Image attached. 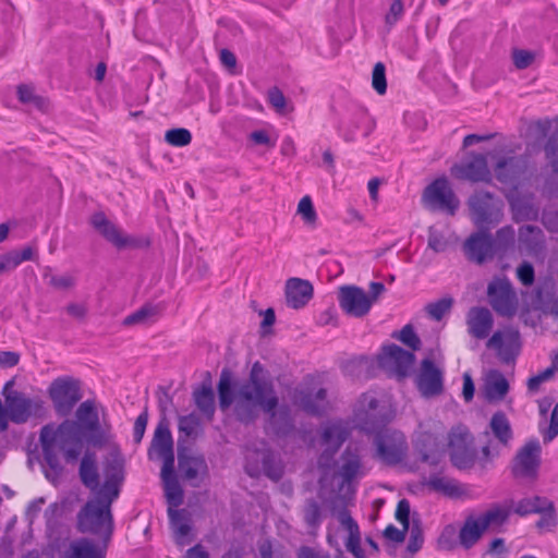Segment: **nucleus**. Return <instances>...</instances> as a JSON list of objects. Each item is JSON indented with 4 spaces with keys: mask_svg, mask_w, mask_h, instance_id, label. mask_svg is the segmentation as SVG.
Returning <instances> with one entry per match:
<instances>
[{
    "mask_svg": "<svg viewBox=\"0 0 558 558\" xmlns=\"http://www.w3.org/2000/svg\"><path fill=\"white\" fill-rule=\"evenodd\" d=\"M179 432L181 438L195 440L203 432L201 421L197 415L190 414L180 418Z\"/></svg>",
    "mask_w": 558,
    "mask_h": 558,
    "instance_id": "c03bdc74",
    "label": "nucleus"
},
{
    "mask_svg": "<svg viewBox=\"0 0 558 558\" xmlns=\"http://www.w3.org/2000/svg\"><path fill=\"white\" fill-rule=\"evenodd\" d=\"M296 213L302 217L303 221L308 226H315L317 221V214L314 208L312 198L306 195L303 196L299 204Z\"/></svg>",
    "mask_w": 558,
    "mask_h": 558,
    "instance_id": "09e8293b",
    "label": "nucleus"
},
{
    "mask_svg": "<svg viewBox=\"0 0 558 558\" xmlns=\"http://www.w3.org/2000/svg\"><path fill=\"white\" fill-rule=\"evenodd\" d=\"M378 365L388 375L399 379L409 376L415 362V355L401 347L391 343L384 345L377 357Z\"/></svg>",
    "mask_w": 558,
    "mask_h": 558,
    "instance_id": "4468645a",
    "label": "nucleus"
},
{
    "mask_svg": "<svg viewBox=\"0 0 558 558\" xmlns=\"http://www.w3.org/2000/svg\"><path fill=\"white\" fill-rule=\"evenodd\" d=\"M148 423V413L145 410L135 420L133 428V438L136 444H140L144 437L146 426Z\"/></svg>",
    "mask_w": 558,
    "mask_h": 558,
    "instance_id": "680f3d73",
    "label": "nucleus"
},
{
    "mask_svg": "<svg viewBox=\"0 0 558 558\" xmlns=\"http://www.w3.org/2000/svg\"><path fill=\"white\" fill-rule=\"evenodd\" d=\"M511 510L512 508L507 509L501 507H493L477 518L482 523V527H485V530L489 527H497L507 521Z\"/></svg>",
    "mask_w": 558,
    "mask_h": 558,
    "instance_id": "a19ab883",
    "label": "nucleus"
},
{
    "mask_svg": "<svg viewBox=\"0 0 558 558\" xmlns=\"http://www.w3.org/2000/svg\"><path fill=\"white\" fill-rule=\"evenodd\" d=\"M425 485L429 489L450 498H460L466 493V488L457 480L440 474L430 475Z\"/></svg>",
    "mask_w": 558,
    "mask_h": 558,
    "instance_id": "2f4dec72",
    "label": "nucleus"
},
{
    "mask_svg": "<svg viewBox=\"0 0 558 558\" xmlns=\"http://www.w3.org/2000/svg\"><path fill=\"white\" fill-rule=\"evenodd\" d=\"M468 206L471 220L478 229H490L502 219V202L489 192H475Z\"/></svg>",
    "mask_w": 558,
    "mask_h": 558,
    "instance_id": "6e6552de",
    "label": "nucleus"
},
{
    "mask_svg": "<svg viewBox=\"0 0 558 558\" xmlns=\"http://www.w3.org/2000/svg\"><path fill=\"white\" fill-rule=\"evenodd\" d=\"M487 298L492 308L502 317H512L519 307V299L510 280L495 277L487 286Z\"/></svg>",
    "mask_w": 558,
    "mask_h": 558,
    "instance_id": "9d476101",
    "label": "nucleus"
},
{
    "mask_svg": "<svg viewBox=\"0 0 558 558\" xmlns=\"http://www.w3.org/2000/svg\"><path fill=\"white\" fill-rule=\"evenodd\" d=\"M416 385L424 397L437 396L442 391V372L436 364L424 359L416 377Z\"/></svg>",
    "mask_w": 558,
    "mask_h": 558,
    "instance_id": "393cba45",
    "label": "nucleus"
},
{
    "mask_svg": "<svg viewBox=\"0 0 558 558\" xmlns=\"http://www.w3.org/2000/svg\"><path fill=\"white\" fill-rule=\"evenodd\" d=\"M448 242L445 235L435 227L428 229V247L436 253L446 251Z\"/></svg>",
    "mask_w": 558,
    "mask_h": 558,
    "instance_id": "5fc2aeb1",
    "label": "nucleus"
},
{
    "mask_svg": "<svg viewBox=\"0 0 558 558\" xmlns=\"http://www.w3.org/2000/svg\"><path fill=\"white\" fill-rule=\"evenodd\" d=\"M302 515L308 529V533L315 536L324 520L322 505L314 498L306 499L302 508Z\"/></svg>",
    "mask_w": 558,
    "mask_h": 558,
    "instance_id": "72a5a7b5",
    "label": "nucleus"
},
{
    "mask_svg": "<svg viewBox=\"0 0 558 558\" xmlns=\"http://www.w3.org/2000/svg\"><path fill=\"white\" fill-rule=\"evenodd\" d=\"M197 409L211 421L215 414V395L210 384H203L193 392Z\"/></svg>",
    "mask_w": 558,
    "mask_h": 558,
    "instance_id": "e433bc0d",
    "label": "nucleus"
},
{
    "mask_svg": "<svg viewBox=\"0 0 558 558\" xmlns=\"http://www.w3.org/2000/svg\"><path fill=\"white\" fill-rule=\"evenodd\" d=\"M337 519L341 526L348 532L345 547L356 558H363L364 551L361 547V533L356 521L351 517L347 509L337 513Z\"/></svg>",
    "mask_w": 558,
    "mask_h": 558,
    "instance_id": "c756f323",
    "label": "nucleus"
},
{
    "mask_svg": "<svg viewBox=\"0 0 558 558\" xmlns=\"http://www.w3.org/2000/svg\"><path fill=\"white\" fill-rule=\"evenodd\" d=\"M555 373L556 372L550 366H548L527 380V388L532 391H536L543 383L551 379Z\"/></svg>",
    "mask_w": 558,
    "mask_h": 558,
    "instance_id": "bf43d9fd",
    "label": "nucleus"
},
{
    "mask_svg": "<svg viewBox=\"0 0 558 558\" xmlns=\"http://www.w3.org/2000/svg\"><path fill=\"white\" fill-rule=\"evenodd\" d=\"M448 450L451 463L459 470L471 469L476 459L473 437L464 426L453 427L448 436Z\"/></svg>",
    "mask_w": 558,
    "mask_h": 558,
    "instance_id": "9b49d317",
    "label": "nucleus"
},
{
    "mask_svg": "<svg viewBox=\"0 0 558 558\" xmlns=\"http://www.w3.org/2000/svg\"><path fill=\"white\" fill-rule=\"evenodd\" d=\"M463 252L470 262L483 265L495 257V246L489 229H478L463 244Z\"/></svg>",
    "mask_w": 558,
    "mask_h": 558,
    "instance_id": "aec40b11",
    "label": "nucleus"
},
{
    "mask_svg": "<svg viewBox=\"0 0 558 558\" xmlns=\"http://www.w3.org/2000/svg\"><path fill=\"white\" fill-rule=\"evenodd\" d=\"M390 420V413L379 404L373 393H363L356 401L352 416L356 428L367 434H375L386 427Z\"/></svg>",
    "mask_w": 558,
    "mask_h": 558,
    "instance_id": "39448f33",
    "label": "nucleus"
},
{
    "mask_svg": "<svg viewBox=\"0 0 558 558\" xmlns=\"http://www.w3.org/2000/svg\"><path fill=\"white\" fill-rule=\"evenodd\" d=\"M76 428L85 434V441L93 447H102L109 438L110 426L100 422L96 401L87 399L75 411L72 420Z\"/></svg>",
    "mask_w": 558,
    "mask_h": 558,
    "instance_id": "0eeeda50",
    "label": "nucleus"
},
{
    "mask_svg": "<svg viewBox=\"0 0 558 558\" xmlns=\"http://www.w3.org/2000/svg\"><path fill=\"white\" fill-rule=\"evenodd\" d=\"M534 58L535 54L529 50L514 49L512 52L513 64L519 70L529 68L534 61Z\"/></svg>",
    "mask_w": 558,
    "mask_h": 558,
    "instance_id": "6e6d98bb",
    "label": "nucleus"
},
{
    "mask_svg": "<svg viewBox=\"0 0 558 558\" xmlns=\"http://www.w3.org/2000/svg\"><path fill=\"white\" fill-rule=\"evenodd\" d=\"M48 393L59 416H68L82 399L80 381L72 377L54 379L49 386Z\"/></svg>",
    "mask_w": 558,
    "mask_h": 558,
    "instance_id": "f8f14e48",
    "label": "nucleus"
},
{
    "mask_svg": "<svg viewBox=\"0 0 558 558\" xmlns=\"http://www.w3.org/2000/svg\"><path fill=\"white\" fill-rule=\"evenodd\" d=\"M450 172L459 180L471 182H490L492 180L487 160L483 155H473L466 162L453 165Z\"/></svg>",
    "mask_w": 558,
    "mask_h": 558,
    "instance_id": "5701e85b",
    "label": "nucleus"
},
{
    "mask_svg": "<svg viewBox=\"0 0 558 558\" xmlns=\"http://www.w3.org/2000/svg\"><path fill=\"white\" fill-rule=\"evenodd\" d=\"M542 446L538 439H531L520 447L511 462V474L523 482H535L542 463Z\"/></svg>",
    "mask_w": 558,
    "mask_h": 558,
    "instance_id": "1a4fd4ad",
    "label": "nucleus"
},
{
    "mask_svg": "<svg viewBox=\"0 0 558 558\" xmlns=\"http://www.w3.org/2000/svg\"><path fill=\"white\" fill-rule=\"evenodd\" d=\"M17 98L21 102L35 107L40 111H46L49 102L46 98L36 95L33 86L20 85L17 87Z\"/></svg>",
    "mask_w": 558,
    "mask_h": 558,
    "instance_id": "79ce46f5",
    "label": "nucleus"
},
{
    "mask_svg": "<svg viewBox=\"0 0 558 558\" xmlns=\"http://www.w3.org/2000/svg\"><path fill=\"white\" fill-rule=\"evenodd\" d=\"M80 477L82 483L90 489H96L99 485L95 462L87 454L81 461Z\"/></svg>",
    "mask_w": 558,
    "mask_h": 558,
    "instance_id": "37998d69",
    "label": "nucleus"
},
{
    "mask_svg": "<svg viewBox=\"0 0 558 558\" xmlns=\"http://www.w3.org/2000/svg\"><path fill=\"white\" fill-rule=\"evenodd\" d=\"M493 435L502 446H508L513 437L510 422L504 412H496L489 422Z\"/></svg>",
    "mask_w": 558,
    "mask_h": 558,
    "instance_id": "4c0bfd02",
    "label": "nucleus"
},
{
    "mask_svg": "<svg viewBox=\"0 0 558 558\" xmlns=\"http://www.w3.org/2000/svg\"><path fill=\"white\" fill-rule=\"evenodd\" d=\"M543 247L542 230L534 226H523L519 229V248L529 254H536Z\"/></svg>",
    "mask_w": 558,
    "mask_h": 558,
    "instance_id": "473e14b6",
    "label": "nucleus"
},
{
    "mask_svg": "<svg viewBox=\"0 0 558 558\" xmlns=\"http://www.w3.org/2000/svg\"><path fill=\"white\" fill-rule=\"evenodd\" d=\"M105 482L97 492L98 495L116 500L124 481V459L118 451L108 454L104 462Z\"/></svg>",
    "mask_w": 558,
    "mask_h": 558,
    "instance_id": "6ab92c4d",
    "label": "nucleus"
},
{
    "mask_svg": "<svg viewBox=\"0 0 558 558\" xmlns=\"http://www.w3.org/2000/svg\"><path fill=\"white\" fill-rule=\"evenodd\" d=\"M217 389L220 409L226 411L234 404V414L240 422L253 423L263 411L275 434L287 435L293 429L290 409L286 404L279 405L274 381L259 362L252 365L248 378L235 384L234 388L231 373L223 369Z\"/></svg>",
    "mask_w": 558,
    "mask_h": 558,
    "instance_id": "f257e3e1",
    "label": "nucleus"
},
{
    "mask_svg": "<svg viewBox=\"0 0 558 558\" xmlns=\"http://www.w3.org/2000/svg\"><path fill=\"white\" fill-rule=\"evenodd\" d=\"M372 86L379 95H384L387 90L386 69L381 62H377L374 65Z\"/></svg>",
    "mask_w": 558,
    "mask_h": 558,
    "instance_id": "603ef678",
    "label": "nucleus"
},
{
    "mask_svg": "<svg viewBox=\"0 0 558 558\" xmlns=\"http://www.w3.org/2000/svg\"><path fill=\"white\" fill-rule=\"evenodd\" d=\"M339 305L345 314L360 318L369 312L373 300L361 288L342 287L339 292Z\"/></svg>",
    "mask_w": 558,
    "mask_h": 558,
    "instance_id": "4be33fe9",
    "label": "nucleus"
},
{
    "mask_svg": "<svg viewBox=\"0 0 558 558\" xmlns=\"http://www.w3.org/2000/svg\"><path fill=\"white\" fill-rule=\"evenodd\" d=\"M13 380L5 383L2 389L9 418L14 424H24L29 418H41L46 414L45 403L40 398H28L25 393L12 390Z\"/></svg>",
    "mask_w": 558,
    "mask_h": 558,
    "instance_id": "423d86ee",
    "label": "nucleus"
},
{
    "mask_svg": "<svg viewBox=\"0 0 558 558\" xmlns=\"http://www.w3.org/2000/svg\"><path fill=\"white\" fill-rule=\"evenodd\" d=\"M521 345L520 332L513 327L496 330L486 342L487 349L495 351L502 364L514 363L521 352Z\"/></svg>",
    "mask_w": 558,
    "mask_h": 558,
    "instance_id": "2eb2a0df",
    "label": "nucleus"
},
{
    "mask_svg": "<svg viewBox=\"0 0 558 558\" xmlns=\"http://www.w3.org/2000/svg\"><path fill=\"white\" fill-rule=\"evenodd\" d=\"M557 523L556 515L554 513V508L551 510L543 511V515L537 521L536 526L541 531H551Z\"/></svg>",
    "mask_w": 558,
    "mask_h": 558,
    "instance_id": "774afa93",
    "label": "nucleus"
},
{
    "mask_svg": "<svg viewBox=\"0 0 558 558\" xmlns=\"http://www.w3.org/2000/svg\"><path fill=\"white\" fill-rule=\"evenodd\" d=\"M84 440L85 434L76 428L72 420H64L57 426L47 424L40 428L39 442L47 465V480L56 483L62 475L63 466L58 450L63 453L68 463H74L83 452Z\"/></svg>",
    "mask_w": 558,
    "mask_h": 558,
    "instance_id": "f03ea898",
    "label": "nucleus"
},
{
    "mask_svg": "<svg viewBox=\"0 0 558 558\" xmlns=\"http://www.w3.org/2000/svg\"><path fill=\"white\" fill-rule=\"evenodd\" d=\"M348 436L349 430L347 426L340 421L332 422L323 428L322 445L325 447V450L318 460V466L322 470H327L330 468V462L333 458V454L345 441Z\"/></svg>",
    "mask_w": 558,
    "mask_h": 558,
    "instance_id": "412c9836",
    "label": "nucleus"
},
{
    "mask_svg": "<svg viewBox=\"0 0 558 558\" xmlns=\"http://www.w3.org/2000/svg\"><path fill=\"white\" fill-rule=\"evenodd\" d=\"M108 546L83 537L71 543L65 558H106Z\"/></svg>",
    "mask_w": 558,
    "mask_h": 558,
    "instance_id": "7c9ffc66",
    "label": "nucleus"
},
{
    "mask_svg": "<svg viewBox=\"0 0 558 558\" xmlns=\"http://www.w3.org/2000/svg\"><path fill=\"white\" fill-rule=\"evenodd\" d=\"M453 304L452 298H442L436 302L428 303L425 311L428 316L435 320H440L447 313L450 312Z\"/></svg>",
    "mask_w": 558,
    "mask_h": 558,
    "instance_id": "de8ad7c7",
    "label": "nucleus"
},
{
    "mask_svg": "<svg viewBox=\"0 0 558 558\" xmlns=\"http://www.w3.org/2000/svg\"><path fill=\"white\" fill-rule=\"evenodd\" d=\"M245 470L252 477L264 473L270 480L279 481L282 476V466L276 461L272 452L265 447L247 450Z\"/></svg>",
    "mask_w": 558,
    "mask_h": 558,
    "instance_id": "a211bd4d",
    "label": "nucleus"
},
{
    "mask_svg": "<svg viewBox=\"0 0 558 558\" xmlns=\"http://www.w3.org/2000/svg\"><path fill=\"white\" fill-rule=\"evenodd\" d=\"M337 475L342 480V486L350 485L356 478L364 476L365 470L360 456L347 449L341 454Z\"/></svg>",
    "mask_w": 558,
    "mask_h": 558,
    "instance_id": "c85d7f7f",
    "label": "nucleus"
},
{
    "mask_svg": "<svg viewBox=\"0 0 558 558\" xmlns=\"http://www.w3.org/2000/svg\"><path fill=\"white\" fill-rule=\"evenodd\" d=\"M114 500L97 494L88 500L77 513V530L100 538L99 543L110 544L113 534V517L111 505Z\"/></svg>",
    "mask_w": 558,
    "mask_h": 558,
    "instance_id": "20e7f679",
    "label": "nucleus"
},
{
    "mask_svg": "<svg viewBox=\"0 0 558 558\" xmlns=\"http://www.w3.org/2000/svg\"><path fill=\"white\" fill-rule=\"evenodd\" d=\"M558 436V402L550 414V422L547 430L544 433V442H550Z\"/></svg>",
    "mask_w": 558,
    "mask_h": 558,
    "instance_id": "e2e57ef3",
    "label": "nucleus"
},
{
    "mask_svg": "<svg viewBox=\"0 0 558 558\" xmlns=\"http://www.w3.org/2000/svg\"><path fill=\"white\" fill-rule=\"evenodd\" d=\"M49 286L57 290H68L74 287L75 279L70 275L56 276L52 275L49 277Z\"/></svg>",
    "mask_w": 558,
    "mask_h": 558,
    "instance_id": "0e129e2a",
    "label": "nucleus"
},
{
    "mask_svg": "<svg viewBox=\"0 0 558 558\" xmlns=\"http://www.w3.org/2000/svg\"><path fill=\"white\" fill-rule=\"evenodd\" d=\"M296 558H332L331 554L319 547L302 545L295 551Z\"/></svg>",
    "mask_w": 558,
    "mask_h": 558,
    "instance_id": "864d4df0",
    "label": "nucleus"
},
{
    "mask_svg": "<svg viewBox=\"0 0 558 558\" xmlns=\"http://www.w3.org/2000/svg\"><path fill=\"white\" fill-rule=\"evenodd\" d=\"M485 531V527H482V523L477 517L468 518L459 533L460 544L464 548L472 547L481 538Z\"/></svg>",
    "mask_w": 558,
    "mask_h": 558,
    "instance_id": "58836bf2",
    "label": "nucleus"
},
{
    "mask_svg": "<svg viewBox=\"0 0 558 558\" xmlns=\"http://www.w3.org/2000/svg\"><path fill=\"white\" fill-rule=\"evenodd\" d=\"M178 459L177 480L181 478L191 486L197 487L207 474V464L203 456L181 446Z\"/></svg>",
    "mask_w": 558,
    "mask_h": 558,
    "instance_id": "f3484780",
    "label": "nucleus"
},
{
    "mask_svg": "<svg viewBox=\"0 0 558 558\" xmlns=\"http://www.w3.org/2000/svg\"><path fill=\"white\" fill-rule=\"evenodd\" d=\"M518 160L514 157H505L498 160L495 167V177L502 183L511 182L517 173Z\"/></svg>",
    "mask_w": 558,
    "mask_h": 558,
    "instance_id": "a18cd8bd",
    "label": "nucleus"
},
{
    "mask_svg": "<svg viewBox=\"0 0 558 558\" xmlns=\"http://www.w3.org/2000/svg\"><path fill=\"white\" fill-rule=\"evenodd\" d=\"M150 462L160 463V478L167 500L169 529L174 533V448L168 417H160L147 450Z\"/></svg>",
    "mask_w": 558,
    "mask_h": 558,
    "instance_id": "7ed1b4c3",
    "label": "nucleus"
},
{
    "mask_svg": "<svg viewBox=\"0 0 558 558\" xmlns=\"http://www.w3.org/2000/svg\"><path fill=\"white\" fill-rule=\"evenodd\" d=\"M296 402L306 412L319 414L326 404V390L320 388L315 395L301 391Z\"/></svg>",
    "mask_w": 558,
    "mask_h": 558,
    "instance_id": "ea45409f",
    "label": "nucleus"
},
{
    "mask_svg": "<svg viewBox=\"0 0 558 558\" xmlns=\"http://www.w3.org/2000/svg\"><path fill=\"white\" fill-rule=\"evenodd\" d=\"M313 296V286L310 281L291 278L286 283V301L288 306L299 310L304 307Z\"/></svg>",
    "mask_w": 558,
    "mask_h": 558,
    "instance_id": "cd10ccee",
    "label": "nucleus"
},
{
    "mask_svg": "<svg viewBox=\"0 0 558 558\" xmlns=\"http://www.w3.org/2000/svg\"><path fill=\"white\" fill-rule=\"evenodd\" d=\"M410 504L407 499H401L396 509V519L402 524L404 530L409 529Z\"/></svg>",
    "mask_w": 558,
    "mask_h": 558,
    "instance_id": "338daca9",
    "label": "nucleus"
},
{
    "mask_svg": "<svg viewBox=\"0 0 558 558\" xmlns=\"http://www.w3.org/2000/svg\"><path fill=\"white\" fill-rule=\"evenodd\" d=\"M495 253H506L514 245L515 232L511 226H505L497 230L495 238H493Z\"/></svg>",
    "mask_w": 558,
    "mask_h": 558,
    "instance_id": "49530a36",
    "label": "nucleus"
},
{
    "mask_svg": "<svg viewBox=\"0 0 558 558\" xmlns=\"http://www.w3.org/2000/svg\"><path fill=\"white\" fill-rule=\"evenodd\" d=\"M494 326L490 311L483 306H473L466 314V327L471 337L482 340L489 336Z\"/></svg>",
    "mask_w": 558,
    "mask_h": 558,
    "instance_id": "a878e982",
    "label": "nucleus"
},
{
    "mask_svg": "<svg viewBox=\"0 0 558 558\" xmlns=\"http://www.w3.org/2000/svg\"><path fill=\"white\" fill-rule=\"evenodd\" d=\"M510 384L498 369H488L483 374L481 393L488 403H500L508 396Z\"/></svg>",
    "mask_w": 558,
    "mask_h": 558,
    "instance_id": "b1692460",
    "label": "nucleus"
},
{
    "mask_svg": "<svg viewBox=\"0 0 558 558\" xmlns=\"http://www.w3.org/2000/svg\"><path fill=\"white\" fill-rule=\"evenodd\" d=\"M268 101L276 109V111L280 113L284 112L287 99L279 88L272 87L269 89Z\"/></svg>",
    "mask_w": 558,
    "mask_h": 558,
    "instance_id": "052dcab7",
    "label": "nucleus"
},
{
    "mask_svg": "<svg viewBox=\"0 0 558 558\" xmlns=\"http://www.w3.org/2000/svg\"><path fill=\"white\" fill-rule=\"evenodd\" d=\"M512 511L519 515H527L531 513H543V511L551 510L553 502L544 497L523 498L515 505H512Z\"/></svg>",
    "mask_w": 558,
    "mask_h": 558,
    "instance_id": "c9c22d12",
    "label": "nucleus"
},
{
    "mask_svg": "<svg viewBox=\"0 0 558 558\" xmlns=\"http://www.w3.org/2000/svg\"><path fill=\"white\" fill-rule=\"evenodd\" d=\"M160 315V306L145 304L123 319L124 326H146L155 323Z\"/></svg>",
    "mask_w": 558,
    "mask_h": 558,
    "instance_id": "f704fd0d",
    "label": "nucleus"
},
{
    "mask_svg": "<svg viewBox=\"0 0 558 558\" xmlns=\"http://www.w3.org/2000/svg\"><path fill=\"white\" fill-rule=\"evenodd\" d=\"M375 435L376 457L389 465L400 463L408 450L403 433L384 427Z\"/></svg>",
    "mask_w": 558,
    "mask_h": 558,
    "instance_id": "ddd939ff",
    "label": "nucleus"
},
{
    "mask_svg": "<svg viewBox=\"0 0 558 558\" xmlns=\"http://www.w3.org/2000/svg\"><path fill=\"white\" fill-rule=\"evenodd\" d=\"M171 385L167 387H159L157 391L158 407L161 417H167V413L171 411L173 405V392Z\"/></svg>",
    "mask_w": 558,
    "mask_h": 558,
    "instance_id": "3c124183",
    "label": "nucleus"
},
{
    "mask_svg": "<svg viewBox=\"0 0 558 558\" xmlns=\"http://www.w3.org/2000/svg\"><path fill=\"white\" fill-rule=\"evenodd\" d=\"M546 157L555 172H558V140L551 137L545 146Z\"/></svg>",
    "mask_w": 558,
    "mask_h": 558,
    "instance_id": "69168bd1",
    "label": "nucleus"
},
{
    "mask_svg": "<svg viewBox=\"0 0 558 558\" xmlns=\"http://www.w3.org/2000/svg\"><path fill=\"white\" fill-rule=\"evenodd\" d=\"M423 203L430 210H444L453 215L459 201L446 179H437L424 191Z\"/></svg>",
    "mask_w": 558,
    "mask_h": 558,
    "instance_id": "dca6fc26",
    "label": "nucleus"
},
{
    "mask_svg": "<svg viewBox=\"0 0 558 558\" xmlns=\"http://www.w3.org/2000/svg\"><path fill=\"white\" fill-rule=\"evenodd\" d=\"M404 8L401 0H393L385 16L386 25L391 28L403 15Z\"/></svg>",
    "mask_w": 558,
    "mask_h": 558,
    "instance_id": "13d9d810",
    "label": "nucleus"
},
{
    "mask_svg": "<svg viewBox=\"0 0 558 558\" xmlns=\"http://www.w3.org/2000/svg\"><path fill=\"white\" fill-rule=\"evenodd\" d=\"M393 337L409 347L412 351H416L421 348V340L411 325H405L398 335L393 333Z\"/></svg>",
    "mask_w": 558,
    "mask_h": 558,
    "instance_id": "8fccbe9b",
    "label": "nucleus"
},
{
    "mask_svg": "<svg viewBox=\"0 0 558 558\" xmlns=\"http://www.w3.org/2000/svg\"><path fill=\"white\" fill-rule=\"evenodd\" d=\"M517 277L523 286H532L535 280V272L532 264L529 262H523L521 265H519L517 268Z\"/></svg>",
    "mask_w": 558,
    "mask_h": 558,
    "instance_id": "4d7b16f0",
    "label": "nucleus"
},
{
    "mask_svg": "<svg viewBox=\"0 0 558 558\" xmlns=\"http://www.w3.org/2000/svg\"><path fill=\"white\" fill-rule=\"evenodd\" d=\"M90 225L117 248H124L133 243V240L129 236H125L121 230L106 217L102 211L95 213L90 217Z\"/></svg>",
    "mask_w": 558,
    "mask_h": 558,
    "instance_id": "bb28decb",
    "label": "nucleus"
}]
</instances>
